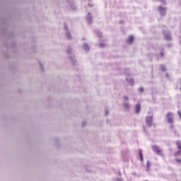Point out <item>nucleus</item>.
Masks as SVG:
<instances>
[{
    "instance_id": "nucleus-1",
    "label": "nucleus",
    "mask_w": 181,
    "mask_h": 181,
    "mask_svg": "<svg viewBox=\"0 0 181 181\" xmlns=\"http://www.w3.org/2000/svg\"><path fill=\"white\" fill-rule=\"evenodd\" d=\"M167 122L168 124H173V113L169 112L166 115Z\"/></svg>"
},
{
    "instance_id": "nucleus-2",
    "label": "nucleus",
    "mask_w": 181,
    "mask_h": 181,
    "mask_svg": "<svg viewBox=\"0 0 181 181\" xmlns=\"http://www.w3.org/2000/svg\"><path fill=\"white\" fill-rule=\"evenodd\" d=\"M152 149L155 153H157V155H160V156H163V153H162V150L159 148L157 146H153Z\"/></svg>"
},
{
    "instance_id": "nucleus-3",
    "label": "nucleus",
    "mask_w": 181,
    "mask_h": 181,
    "mask_svg": "<svg viewBox=\"0 0 181 181\" xmlns=\"http://www.w3.org/2000/svg\"><path fill=\"white\" fill-rule=\"evenodd\" d=\"M176 145H177L180 151H177V152L175 153L174 156H179V155H180V152H181V142H180V141H176Z\"/></svg>"
},
{
    "instance_id": "nucleus-4",
    "label": "nucleus",
    "mask_w": 181,
    "mask_h": 181,
    "mask_svg": "<svg viewBox=\"0 0 181 181\" xmlns=\"http://www.w3.org/2000/svg\"><path fill=\"white\" fill-rule=\"evenodd\" d=\"M135 111L136 114H139L140 111H141V105L138 104L136 105L135 106Z\"/></svg>"
},
{
    "instance_id": "nucleus-5",
    "label": "nucleus",
    "mask_w": 181,
    "mask_h": 181,
    "mask_svg": "<svg viewBox=\"0 0 181 181\" xmlns=\"http://www.w3.org/2000/svg\"><path fill=\"white\" fill-rule=\"evenodd\" d=\"M146 124H148V125H151V124H152V117H146Z\"/></svg>"
},
{
    "instance_id": "nucleus-6",
    "label": "nucleus",
    "mask_w": 181,
    "mask_h": 181,
    "mask_svg": "<svg viewBox=\"0 0 181 181\" xmlns=\"http://www.w3.org/2000/svg\"><path fill=\"white\" fill-rule=\"evenodd\" d=\"M134 42V36L130 35L127 39V43H132Z\"/></svg>"
},
{
    "instance_id": "nucleus-7",
    "label": "nucleus",
    "mask_w": 181,
    "mask_h": 181,
    "mask_svg": "<svg viewBox=\"0 0 181 181\" xmlns=\"http://www.w3.org/2000/svg\"><path fill=\"white\" fill-rule=\"evenodd\" d=\"M139 155L140 160H141V162H142V160H144V156L142 154V150L139 151Z\"/></svg>"
},
{
    "instance_id": "nucleus-8",
    "label": "nucleus",
    "mask_w": 181,
    "mask_h": 181,
    "mask_svg": "<svg viewBox=\"0 0 181 181\" xmlns=\"http://www.w3.org/2000/svg\"><path fill=\"white\" fill-rule=\"evenodd\" d=\"M151 169V163L149 161L146 162V170L147 172L149 171V170Z\"/></svg>"
},
{
    "instance_id": "nucleus-9",
    "label": "nucleus",
    "mask_w": 181,
    "mask_h": 181,
    "mask_svg": "<svg viewBox=\"0 0 181 181\" xmlns=\"http://www.w3.org/2000/svg\"><path fill=\"white\" fill-rule=\"evenodd\" d=\"M124 107L126 110H129V103H124Z\"/></svg>"
},
{
    "instance_id": "nucleus-10",
    "label": "nucleus",
    "mask_w": 181,
    "mask_h": 181,
    "mask_svg": "<svg viewBox=\"0 0 181 181\" xmlns=\"http://www.w3.org/2000/svg\"><path fill=\"white\" fill-rule=\"evenodd\" d=\"M158 11H160V12H162V11H166V8L158 7Z\"/></svg>"
},
{
    "instance_id": "nucleus-11",
    "label": "nucleus",
    "mask_w": 181,
    "mask_h": 181,
    "mask_svg": "<svg viewBox=\"0 0 181 181\" xmlns=\"http://www.w3.org/2000/svg\"><path fill=\"white\" fill-rule=\"evenodd\" d=\"M160 69H161L162 71H165L166 70V69H165V66H163V65L160 66Z\"/></svg>"
},
{
    "instance_id": "nucleus-12",
    "label": "nucleus",
    "mask_w": 181,
    "mask_h": 181,
    "mask_svg": "<svg viewBox=\"0 0 181 181\" xmlns=\"http://www.w3.org/2000/svg\"><path fill=\"white\" fill-rule=\"evenodd\" d=\"M139 91L140 93L144 92V88H139Z\"/></svg>"
},
{
    "instance_id": "nucleus-13",
    "label": "nucleus",
    "mask_w": 181,
    "mask_h": 181,
    "mask_svg": "<svg viewBox=\"0 0 181 181\" xmlns=\"http://www.w3.org/2000/svg\"><path fill=\"white\" fill-rule=\"evenodd\" d=\"M124 101H128V100H129L128 96H124Z\"/></svg>"
},
{
    "instance_id": "nucleus-14",
    "label": "nucleus",
    "mask_w": 181,
    "mask_h": 181,
    "mask_svg": "<svg viewBox=\"0 0 181 181\" xmlns=\"http://www.w3.org/2000/svg\"><path fill=\"white\" fill-rule=\"evenodd\" d=\"M178 163H181V160L180 159H176L175 160Z\"/></svg>"
},
{
    "instance_id": "nucleus-15",
    "label": "nucleus",
    "mask_w": 181,
    "mask_h": 181,
    "mask_svg": "<svg viewBox=\"0 0 181 181\" xmlns=\"http://www.w3.org/2000/svg\"><path fill=\"white\" fill-rule=\"evenodd\" d=\"M100 46H101V47H103V46H104V45H103V44H100Z\"/></svg>"
},
{
    "instance_id": "nucleus-16",
    "label": "nucleus",
    "mask_w": 181,
    "mask_h": 181,
    "mask_svg": "<svg viewBox=\"0 0 181 181\" xmlns=\"http://www.w3.org/2000/svg\"><path fill=\"white\" fill-rule=\"evenodd\" d=\"M160 55H161V56H163V53H160Z\"/></svg>"
}]
</instances>
